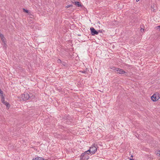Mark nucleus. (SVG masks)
<instances>
[{
    "label": "nucleus",
    "mask_w": 160,
    "mask_h": 160,
    "mask_svg": "<svg viewBox=\"0 0 160 160\" xmlns=\"http://www.w3.org/2000/svg\"><path fill=\"white\" fill-rule=\"evenodd\" d=\"M97 145L96 143H94L92 146L90 147L89 149L87 151L88 153H89L91 155L94 154L96 151L97 150Z\"/></svg>",
    "instance_id": "1"
},
{
    "label": "nucleus",
    "mask_w": 160,
    "mask_h": 160,
    "mask_svg": "<svg viewBox=\"0 0 160 160\" xmlns=\"http://www.w3.org/2000/svg\"><path fill=\"white\" fill-rule=\"evenodd\" d=\"M151 100L153 102L158 101L159 98V95L158 93H156L153 95L151 97Z\"/></svg>",
    "instance_id": "2"
},
{
    "label": "nucleus",
    "mask_w": 160,
    "mask_h": 160,
    "mask_svg": "<svg viewBox=\"0 0 160 160\" xmlns=\"http://www.w3.org/2000/svg\"><path fill=\"white\" fill-rule=\"evenodd\" d=\"M30 98L29 94L27 92H25L24 94L22 95L21 98L24 101L27 100Z\"/></svg>",
    "instance_id": "3"
},
{
    "label": "nucleus",
    "mask_w": 160,
    "mask_h": 160,
    "mask_svg": "<svg viewBox=\"0 0 160 160\" xmlns=\"http://www.w3.org/2000/svg\"><path fill=\"white\" fill-rule=\"evenodd\" d=\"M114 70L115 71H117L118 72V73L120 74H127V73L125 71L122 69H120L119 68H115Z\"/></svg>",
    "instance_id": "4"
},
{
    "label": "nucleus",
    "mask_w": 160,
    "mask_h": 160,
    "mask_svg": "<svg viewBox=\"0 0 160 160\" xmlns=\"http://www.w3.org/2000/svg\"><path fill=\"white\" fill-rule=\"evenodd\" d=\"M90 30L91 31V33L92 36L97 35L98 33V32L96 31L95 29L93 27L91 28H90Z\"/></svg>",
    "instance_id": "5"
},
{
    "label": "nucleus",
    "mask_w": 160,
    "mask_h": 160,
    "mask_svg": "<svg viewBox=\"0 0 160 160\" xmlns=\"http://www.w3.org/2000/svg\"><path fill=\"white\" fill-rule=\"evenodd\" d=\"M65 119H66L67 120L69 121H67V123L68 124H70L72 122V118H71L69 116L67 115Z\"/></svg>",
    "instance_id": "6"
},
{
    "label": "nucleus",
    "mask_w": 160,
    "mask_h": 160,
    "mask_svg": "<svg viewBox=\"0 0 160 160\" xmlns=\"http://www.w3.org/2000/svg\"><path fill=\"white\" fill-rule=\"evenodd\" d=\"M88 154L87 152V151L85 152H84L82 153L80 156V160H83L85 156V154Z\"/></svg>",
    "instance_id": "7"
},
{
    "label": "nucleus",
    "mask_w": 160,
    "mask_h": 160,
    "mask_svg": "<svg viewBox=\"0 0 160 160\" xmlns=\"http://www.w3.org/2000/svg\"><path fill=\"white\" fill-rule=\"evenodd\" d=\"M74 4L78 7H81L82 6L80 3L78 2H74Z\"/></svg>",
    "instance_id": "8"
},
{
    "label": "nucleus",
    "mask_w": 160,
    "mask_h": 160,
    "mask_svg": "<svg viewBox=\"0 0 160 160\" xmlns=\"http://www.w3.org/2000/svg\"><path fill=\"white\" fill-rule=\"evenodd\" d=\"M89 154H90L89 153L88 154H85V156L83 158V160H88L89 158V156H88Z\"/></svg>",
    "instance_id": "9"
},
{
    "label": "nucleus",
    "mask_w": 160,
    "mask_h": 160,
    "mask_svg": "<svg viewBox=\"0 0 160 160\" xmlns=\"http://www.w3.org/2000/svg\"><path fill=\"white\" fill-rule=\"evenodd\" d=\"M2 103H3L5 105H6V106L8 108H10V105L7 102L5 101L4 102H3Z\"/></svg>",
    "instance_id": "10"
},
{
    "label": "nucleus",
    "mask_w": 160,
    "mask_h": 160,
    "mask_svg": "<svg viewBox=\"0 0 160 160\" xmlns=\"http://www.w3.org/2000/svg\"><path fill=\"white\" fill-rule=\"evenodd\" d=\"M35 160H44V159L42 157H38L34 158Z\"/></svg>",
    "instance_id": "11"
},
{
    "label": "nucleus",
    "mask_w": 160,
    "mask_h": 160,
    "mask_svg": "<svg viewBox=\"0 0 160 160\" xmlns=\"http://www.w3.org/2000/svg\"><path fill=\"white\" fill-rule=\"evenodd\" d=\"M1 101L2 103L5 102V98L3 95H1Z\"/></svg>",
    "instance_id": "12"
},
{
    "label": "nucleus",
    "mask_w": 160,
    "mask_h": 160,
    "mask_svg": "<svg viewBox=\"0 0 160 160\" xmlns=\"http://www.w3.org/2000/svg\"><path fill=\"white\" fill-rule=\"evenodd\" d=\"M23 11L26 13H28L29 12V11L28 10L25 9V8H23Z\"/></svg>",
    "instance_id": "13"
},
{
    "label": "nucleus",
    "mask_w": 160,
    "mask_h": 160,
    "mask_svg": "<svg viewBox=\"0 0 160 160\" xmlns=\"http://www.w3.org/2000/svg\"><path fill=\"white\" fill-rule=\"evenodd\" d=\"M62 64L64 66H66L67 65V63L65 62H62Z\"/></svg>",
    "instance_id": "14"
},
{
    "label": "nucleus",
    "mask_w": 160,
    "mask_h": 160,
    "mask_svg": "<svg viewBox=\"0 0 160 160\" xmlns=\"http://www.w3.org/2000/svg\"><path fill=\"white\" fill-rule=\"evenodd\" d=\"M73 5L72 4L68 5L66 7V8H68L69 7H72Z\"/></svg>",
    "instance_id": "15"
},
{
    "label": "nucleus",
    "mask_w": 160,
    "mask_h": 160,
    "mask_svg": "<svg viewBox=\"0 0 160 160\" xmlns=\"http://www.w3.org/2000/svg\"><path fill=\"white\" fill-rule=\"evenodd\" d=\"M57 62L58 63H61L62 62L61 60L60 59H58L57 60Z\"/></svg>",
    "instance_id": "16"
},
{
    "label": "nucleus",
    "mask_w": 160,
    "mask_h": 160,
    "mask_svg": "<svg viewBox=\"0 0 160 160\" xmlns=\"http://www.w3.org/2000/svg\"><path fill=\"white\" fill-rule=\"evenodd\" d=\"M157 154L158 156H160V151H159L157 153Z\"/></svg>",
    "instance_id": "17"
},
{
    "label": "nucleus",
    "mask_w": 160,
    "mask_h": 160,
    "mask_svg": "<svg viewBox=\"0 0 160 160\" xmlns=\"http://www.w3.org/2000/svg\"><path fill=\"white\" fill-rule=\"evenodd\" d=\"M80 72L83 73H85L86 72V71H81Z\"/></svg>",
    "instance_id": "18"
},
{
    "label": "nucleus",
    "mask_w": 160,
    "mask_h": 160,
    "mask_svg": "<svg viewBox=\"0 0 160 160\" xmlns=\"http://www.w3.org/2000/svg\"><path fill=\"white\" fill-rule=\"evenodd\" d=\"M157 29H158L160 31V25L156 27Z\"/></svg>",
    "instance_id": "19"
},
{
    "label": "nucleus",
    "mask_w": 160,
    "mask_h": 160,
    "mask_svg": "<svg viewBox=\"0 0 160 160\" xmlns=\"http://www.w3.org/2000/svg\"><path fill=\"white\" fill-rule=\"evenodd\" d=\"M0 37H1V38H2V39H3V38H4V36H3V35L2 34H0Z\"/></svg>",
    "instance_id": "20"
},
{
    "label": "nucleus",
    "mask_w": 160,
    "mask_h": 160,
    "mask_svg": "<svg viewBox=\"0 0 160 160\" xmlns=\"http://www.w3.org/2000/svg\"><path fill=\"white\" fill-rule=\"evenodd\" d=\"M98 33L100 32H102V30H98Z\"/></svg>",
    "instance_id": "21"
},
{
    "label": "nucleus",
    "mask_w": 160,
    "mask_h": 160,
    "mask_svg": "<svg viewBox=\"0 0 160 160\" xmlns=\"http://www.w3.org/2000/svg\"><path fill=\"white\" fill-rule=\"evenodd\" d=\"M72 3L73 4H74V2H73L72 1Z\"/></svg>",
    "instance_id": "22"
},
{
    "label": "nucleus",
    "mask_w": 160,
    "mask_h": 160,
    "mask_svg": "<svg viewBox=\"0 0 160 160\" xmlns=\"http://www.w3.org/2000/svg\"><path fill=\"white\" fill-rule=\"evenodd\" d=\"M141 31H142V30L144 31V29H143L142 28H141Z\"/></svg>",
    "instance_id": "23"
},
{
    "label": "nucleus",
    "mask_w": 160,
    "mask_h": 160,
    "mask_svg": "<svg viewBox=\"0 0 160 160\" xmlns=\"http://www.w3.org/2000/svg\"><path fill=\"white\" fill-rule=\"evenodd\" d=\"M129 160H134V159H131V158H130V159Z\"/></svg>",
    "instance_id": "24"
},
{
    "label": "nucleus",
    "mask_w": 160,
    "mask_h": 160,
    "mask_svg": "<svg viewBox=\"0 0 160 160\" xmlns=\"http://www.w3.org/2000/svg\"><path fill=\"white\" fill-rule=\"evenodd\" d=\"M139 0H136V1H137V2H138L139 1Z\"/></svg>",
    "instance_id": "25"
},
{
    "label": "nucleus",
    "mask_w": 160,
    "mask_h": 160,
    "mask_svg": "<svg viewBox=\"0 0 160 160\" xmlns=\"http://www.w3.org/2000/svg\"><path fill=\"white\" fill-rule=\"evenodd\" d=\"M132 157H133V156H132H132H131V158H132Z\"/></svg>",
    "instance_id": "26"
},
{
    "label": "nucleus",
    "mask_w": 160,
    "mask_h": 160,
    "mask_svg": "<svg viewBox=\"0 0 160 160\" xmlns=\"http://www.w3.org/2000/svg\"><path fill=\"white\" fill-rule=\"evenodd\" d=\"M35 159H34L33 158L32 160H35Z\"/></svg>",
    "instance_id": "27"
},
{
    "label": "nucleus",
    "mask_w": 160,
    "mask_h": 160,
    "mask_svg": "<svg viewBox=\"0 0 160 160\" xmlns=\"http://www.w3.org/2000/svg\"><path fill=\"white\" fill-rule=\"evenodd\" d=\"M78 36H80V35H78Z\"/></svg>",
    "instance_id": "28"
}]
</instances>
